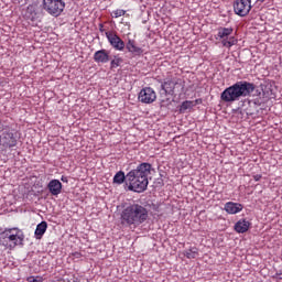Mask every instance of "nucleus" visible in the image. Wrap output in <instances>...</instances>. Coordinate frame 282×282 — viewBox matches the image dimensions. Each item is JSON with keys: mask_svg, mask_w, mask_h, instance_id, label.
<instances>
[{"mask_svg": "<svg viewBox=\"0 0 282 282\" xmlns=\"http://www.w3.org/2000/svg\"><path fill=\"white\" fill-rule=\"evenodd\" d=\"M94 61H95V63H98V64L101 63V65L109 63V61H110L109 52L105 48L95 52Z\"/></svg>", "mask_w": 282, "mask_h": 282, "instance_id": "obj_12", "label": "nucleus"}, {"mask_svg": "<svg viewBox=\"0 0 282 282\" xmlns=\"http://www.w3.org/2000/svg\"><path fill=\"white\" fill-rule=\"evenodd\" d=\"M122 226L138 228L149 221V209L138 203H130L123 207L120 214Z\"/></svg>", "mask_w": 282, "mask_h": 282, "instance_id": "obj_1", "label": "nucleus"}, {"mask_svg": "<svg viewBox=\"0 0 282 282\" xmlns=\"http://www.w3.org/2000/svg\"><path fill=\"white\" fill-rule=\"evenodd\" d=\"M99 32H105V24L102 23L99 24Z\"/></svg>", "mask_w": 282, "mask_h": 282, "instance_id": "obj_27", "label": "nucleus"}, {"mask_svg": "<svg viewBox=\"0 0 282 282\" xmlns=\"http://www.w3.org/2000/svg\"><path fill=\"white\" fill-rule=\"evenodd\" d=\"M161 87L166 96H175L176 91L184 88L182 85V79L177 76L166 77Z\"/></svg>", "mask_w": 282, "mask_h": 282, "instance_id": "obj_6", "label": "nucleus"}, {"mask_svg": "<svg viewBox=\"0 0 282 282\" xmlns=\"http://www.w3.org/2000/svg\"><path fill=\"white\" fill-rule=\"evenodd\" d=\"M61 181L64 182L65 184H67V182H69V178H67V176L63 175L61 177Z\"/></svg>", "mask_w": 282, "mask_h": 282, "instance_id": "obj_25", "label": "nucleus"}, {"mask_svg": "<svg viewBox=\"0 0 282 282\" xmlns=\"http://www.w3.org/2000/svg\"><path fill=\"white\" fill-rule=\"evenodd\" d=\"M106 39H108L110 45L118 52H122L124 50V41H122L118 34L107 31Z\"/></svg>", "mask_w": 282, "mask_h": 282, "instance_id": "obj_10", "label": "nucleus"}, {"mask_svg": "<svg viewBox=\"0 0 282 282\" xmlns=\"http://www.w3.org/2000/svg\"><path fill=\"white\" fill-rule=\"evenodd\" d=\"M196 102H199V99H196Z\"/></svg>", "mask_w": 282, "mask_h": 282, "instance_id": "obj_31", "label": "nucleus"}, {"mask_svg": "<svg viewBox=\"0 0 282 282\" xmlns=\"http://www.w3.org/2000/svg\"><path fill=\"white\" fill-rule=\"evenodd\" d=\"M124 14H127L126 10L117 9L112 11V19H120V17H124Z\"/></svg>", "mask_w": 282, "mask_h": 282, "instance_id": "obj_20", "label": "nucleus"}, {"mask_svg": "<svg viewBox=\"0 0 282 282\" xmlns=\"http://www.w3.org/2000/svg\"><path fill=\"white\" fill-rule=\"evenodd\" d=\"M225 210L228 215H237L243 210V205L241 203L228 202L225 204Z\"/></svg>", "mask_w": 282, "mask_h": 282, "instance_id": "obj_14", "label": "nucleus"}, {"mask_svg": "<svg viewBox=\"0 0 282 282\" xmlns=\"http://www.w3.org/2000/svg\"><path fill=\"white\" fill-rule=\"evenodd\" d=\"M139 100L144 105H151L152 102H155V100H158V95L155 94V90H153V88L145 87L139 93Z\"/></svg>", "mask_w": 282, "mask_h": 282, "instance_id": "obj_9", "label": "nucleus"}, {"mask_svg": "<svg viewBox=\"0 0 282 282\" xmlns=\"http://www.w3.org/2000/svg\"><path fill=\"white\" fill-rule=\"evenodd\" d=\"M232 32V28H219L218 33L216 35V39L220 40L223 46L228 47V50H230L232 45H237V39H235V36H230Z\"/></svg>", "mask_w": 282, "mask_h": 282, "instance_id": "obj_7", "label": "nucleus"}, {"mask_svg": "<svg viewBox=\"0 0 282 282\" xmlns=\"http://www.w3.org/2000/svg\"><path fill=\"white\" fill-rule=\"evenodd\" d=\"M252 10V0H236L234 11L238 17H248Z\"/></svg>", "mask_w": 282, "mask_h": 282, "instance_id": "obj_8", "label": "nucleus"}, {"mask_svg": "<svg viewBox=\"0 0 282 282\" xmlns=\"http://www.w3.org/2000/svg\"><path fill=\"white\" fill-rule=\"evenodd\" d=\"M45 232H47V221H42L35 228V239H43V235H45Z\"/></svg>", "mask_w": 282, "mask_h": 282, "instance_id": "obj_17", "label": "nucleus"}, {"mask_svg": "<svg viewBox=\"0 0 282 282\" xmlns=\"http://www.w3.org/2000/svg\"><path fill=\"white\" fill-rule=\"evenodd\" d=\"M196 102H199V99H196Z\"/></svg>", "mask_w": 282, "mask_h": 282, "instance_id": "obj_30", "label": "nucleus"}, {"mask_svg": "<svg viewBox=\"0 0 282 282\" xmlns=\"http://www.w3.org/2000/svg\"><path fill=\"white\" fill-rule=\"evenodd\" d=\"M124 180H127V175H124V172L122 171L117 172L116 175L113 176L115 184H123Z\"/></svg>", "mask_w": 282, "mask_h": 282, "instance_id": "obj_19", "label": "nucleus"}, {"mask_svg": "<svg viewBox=\"0 0 282 282\" xmlns=\"http://www.w3.org/2000/svg\"><path fill=\"white\" fill-rule=\"evenodd\" d=\"M23 241H25V234L17 227L6 228L0 234V246H3L4 250H14L17 246H23Z\"/></svg>", "mask_w": 282, "mask_h": 282, "instance_id": "obj_4", "label": "nucleus"}, {"mask_svg": "<svg viewBox=\"0 0 282 282\" xmlns=\"http://www.w3.org/2000/svg\"><path fill=\"white\" fill-rule=\"evenodd\" d=\"M120 63H122V59L120 57L112 59L110 62L111 69H116V67H120Z\"/></svg>", "mask_w": 282, "mask_h": 282, "instance_id": "obj_21", "label": "nucleus"}, {"mask_svg": "<svg viewBox=\"0 0 282 282\" xmlns=\"http://www.w3.org/2000/svg\"><path fill=\"white\" fill-rule=\"evenodd\" d=\"M42 10L51 17L58 18L65 11V1L63 0H42Z\"/></svg>", "mask_w": 282, "mask_h": 282, "instance_id": "obj_5", "label": "nucleus"}, {"mask_svg": "<svg viewBox=\"0 0 282 282\" xmlns=\"http://www.w3.org/2000/svg\"><path fill=\"white\" fill-rule=\"evenodd\" d=\"M28 12H34V6H29L26 9Z\"/></svg>", "mask_w": 282, "mask_h": 282, "instance_id": "obj_26", "label": "nucleus"}, {"mask_svg": "<svg viewBox=\"0 0 282 282\" xmlns=\"http://www.w3.org/2000/svg\"><path fill=\"white\" fill-rule=\"evenodd\" d=\"M258 2H260V3H263V2H265V0H257Z\"/></svg>", "mask_w": 282, "mask_h": 282, "instance_id": "obj_29", "label": "nucleus"}, {"mask_svg": "<svg viewBox=\"0 0 282 282\" xmlns=\"http://www.w3.org/2000/svg\"><path fill=\"white\" fill-rule=\"evenodd\" d=\"M47 188L51 193V195H61L62 191H63V183H61V181L58 180H52L48 182L47 184Z\"/></svg>", "mask_w": 282, "mask_h": 282, "instance_id": "obj_13", "label": "nucleus"}, {"mask_svg": "<svg viewBox=\"0 0 282 282\" xmlns=\"http://www.w3.org/2000/svg\"><path fill=\"white\" fill-rule=\"evenodd\" d=\"M126 48L130 54H134L135 56H140V54H142V48L135 44V40H128Z\"/></svg>", "mask_w": 282, "mask_h": 282, "instance_id": "obj_15", "label": "nucleus"}, {"mask_svg": "<svg viewBox=\"0 0 282 282\" xmlns=\"http://www.w3.org/2000/svg\"><path fill=\"white\" fill-rule=\"evenodd\" d=\"M0 144L3 145L4 149H12L17 144V138H14V133L3 132L0 137Z\"/></svg>", "mask_w": 282, "mask_h": 282, "instance_id": "obj_11", "label": "nucleus"}, {"mask_svg": "<svg viewBox=\"0 0 282 282\" xmlns=\"http://www.w3.org/2000/svg\"><path fill=\"white\" fill-rule=\"evenodd\" d=\"M73 254H74V257H76V259H80V252H75Z\"/></svg>", "mask_w": 282, "mask_h": 282, "instance_id": "obj_28", "label": "nucleus"}, {"mask_svg": "<svg viewBox=\"0 0 282 282\" xmlns=\"http://www.w3.org/2000/svg\"><path fill=\"white\" fill-rule=\"evenodd\" d=\"M263 176L261 174L253 175L254 182H260Z\"/></svg>", "mask_w": 282, "mask_h": 282, "instance_id": "obj_24", "label": "nucleus"}, {"mask_svg": "<svg viewBox=\"0 0 282 282\" xmlns=\"http://www.w3.org/2000/svg\"><path fill=\"white\" fill-rule=\"evenodd\" d=\"M152 165L150 163H141L135 170H131L127 174V181L129 182V191L134 193H144V189L149 186V175H151Z\"/></svg>", "mask_w": 282, "mask_h": 282, "instance_id": "obj_2", "label": "nucleus"}, {"mask_svg": "<svg viewBox=\"0 0 282 282\" xmlns=\"http://www.w3.org/2000/svg\"><path fill=\"white\" fill-rule=\"evenodd\" d=\"M257 89L253 83L241 80L229 86L220 94L223 102H237L239 98H248Z\"/></svg>", "mask_w": 282, "mask_h": 282, "instance_id": "obj_3", "label": "nucleus"}, {"mask_svg": "<svg viewBox=\"0 0 282 282\" xmlns=\"http://www.w3.org/2000/svg\"><path fill=\"white\" fill-rule=\"evenodd\" d=\"M235 230L236 232L243 234L248 232L250 230V221L246 219H240L235 224Z\"/></svg>", "mask_w": 282, "mask_h": 282, "instance_id": "obj_16", "label": "nucleus"}, {"mask_svg": "<svg viewBox=\"0 0 282 282\" xmlns=\"http://www.w3.org/2000/svg\"><path fill=\"white\" fill-rule=\"evenodd\" d=\"M28 282H43V278L42 276H34L31 275L26 279Z\"/></svg>", "mask_w": 282, "mask_h": 282, "instance_id": "obj_22", "label": "nucleus"}, {"mask_svg": "<svg viewBox=\"0 0 282 282\" xmlns=\"http://www.w3.org/2000/svg\"><path fill=\"white\" fill-rule=\"evenodd\" d=\"M186 259H197L199 257V249L197 247H191L189 249L183 252Z\"/></svg>", "mask_w": 282, "mask_h": 282, "instance_id": "obj_18", "label": "nucleus"}, {"mask_svg": "<svg viewBox=\"0 0 282 282\" xmlns=\"http://www.w3.org/2000/svg\"><path fill=\"white\" fill-rule=\"evenodd\" d=\"M191 105H193V101H184L182 104V109H188V107H191Z\"/></svg>", "mask_w": 282, "mask_h": 282, "instance_id": "obj_23", "label": "nucleus"}]
</instances>
